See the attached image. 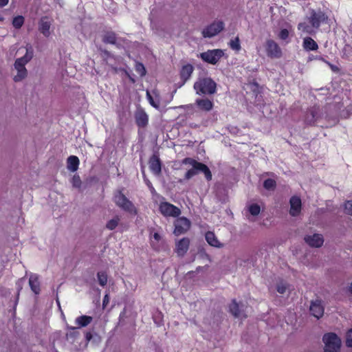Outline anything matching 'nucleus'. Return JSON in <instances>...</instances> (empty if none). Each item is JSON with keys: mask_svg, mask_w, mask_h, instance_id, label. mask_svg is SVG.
Listing matches in <instances>:
<instances>
[{"mask_svg": "<svg viewBox=\"0 0 352 352\" xmlns=\"http://www.w3.org/2000/svg\"><path fill=\"white\" fill-rule=\"evenodd\" d=\"M310 312L316 318L319 319L324 314V306L320 300L312 301L310 305Z\"/></svg>", "mask_w": 352, "mask_h": 352, "instance_id": "obj_11", "label": "nucleus"}, {"mask_svg": "<svg viewBox=\"0 0 352 352\" xmlns=\"http://www.w3.org/2000/svg\"><path fill=\"white\" fill-rule=\"evenodd\" d=\"M196 104L197 107L204 111H210L212 109L213 103L209 99H197Z\"/></svg>", "mask_w": 352, "mask_h": 352, "instance_id": "obj_26", "label": "nucleus"}, {"mask_svg": "<svg viewBox=\"0 0 352 352\" xmlns=\"http://www.w3.org/2000/svg\"><path fill=\"white\" fill-rule=\"evenodd\" d=\"M102 56L107 62H108L109 58L113 57L111 53L105 50H102Z\"/></svg>", "mask_w": 352, "mask_h": 352, "instance_id": "obj_48", "label": "nucleus"}, {"mask_svg": "<svg viewBox=\"0 0 352 352\" xmlns=\"http://www.w3.org/2000/svg\"><path fill=\"white\" fill-rule=\"evenodd\" d=\"M345 210L346 212L351 215H352V201H348L345 203L344 205Z\"/></svg>", "mask_w": 352, "mask_h": 352, "instance_id": "obj_46", "label": "nucleus"}, {"mask_svg": "<svg viewBox=\"0 0 352 352\" xmlns=\"http://www.w3.org/2000/svg\"><path fill=\"white\" fill-rule=\"evenodd\" d=\"M290 210H289V214L292 217H296L298 216L302 208V203L301 200L299 197L296 196H294L291 197L290 201Z\"/></svg>", "mask_w": 352, "mask_h": 352, "instance_id": "obj_12", "label": "nucleus"}, {"mask_svg": "<svg viewBox=\"0 0 352 352\" xmlns=\"http://www.w3.org/2000/svg\"><path fill=\"white\" fill-rule=\"evenodd\" d=\"M109 301V296L108 294H106L103 298V305H107Z\"/></svg>", "mask_w": 352, "mask_h": 352, "instance_id": "obj_50", "label": "nucleus"}, {"mask_svg": "<svg viewBox=\"0 0 352 352\" xmlns=\"http://www.w3.org/2000/svg\"><path fill=\"white\" fill-rule=\"evenodd\" d=\"M92 333L89 331L86 332L85 333V339L87 342H89L92 339Z\"/></svg>", "mask_w": 352, "mask_h": 352, "instance_id": "obj_49", "label": "nucleus"}, {"mask_svg": "<svg viewBox=\"0 0 352 352\" xmlns=\"http://www.w3.org/2000/svg\"><path fill=\"white\" fill-rule=\"evenodd\" d=\"M3 17L0 15V21H3Z\"/></svg>", "mask_w": 352, "mask_h": 352, "instance_id": "obj_54", "label": "nucleus"}, {"mask_svg": "<svg viewBox=\"0 0 352 352\" xmlns=\"http://www.w3.org/2000/svg\"><path fill=\"white\" fill-rule=\"evenodd\" d=\"M146 184H147V185H148V186H151V182H150L149 181H147V182H146Z\"/></svg>", "mask_w": 352, "mask_h": 352, "instance_id": "obj_53", "label": "nucleus"}, {"mask_svg": "<svg viewBox=\"0 0 352 352\" xmlns=\"http://www.w3.org/2000/svg\"><path fill=\"white\" fill-rule=\"evenodd\" d=\"M146 98L152 107H153L156 109H160V98L157 91L154 90L152 94L148 91H147Z\"/></svg>", "mask_w": 352, "mask_h": 352, "instance_id": "obj_18", "label": "nucleus"}, {"mask_svg": "<svg viewBox=\"0 0 352 352\" xmlns=\"http://www.w3.org/2000/svg\"><path fill=\"white\" fill-rule=\"evenodd\" d=\"M263 186L266 190H274L276 187V182L272 179H267L264 181Z\"/></svg>", "mask_w": 352, "mask_h": 352, "instance_id": "obj_36", "label": "nucleus"}, {"mask_svg": "<svg viewBox=\"0 0 352 352\" xmlns=\"http://www.w3.org/2000/svg\"><path fill=\"white\" fill-rule=\"evenodd\" d=\"M93 320V318L89 316L82 315L80 316L77 317L75 319V324L77 325V327L82 328L88 326Z\"/></svg>", "mask_w": 352, "mask_h": 352, "instance_id": "obj_23", "label": "nucleus"}, {"mask_svg": "<svg viewBox=\"0 0 352 352\" xmlns=\"http://www.w3.org/2000/svg\"><path fill=\"white\" fill-rule=\"evenodd\" d=\"M25 278H21L18 280V281L16 283V289L18 290V293L22 289L23 285L25 283Z\"/></svg>", "mask_w": 352, "mask_h": 352, "instance_id": "obj_47", "label": "nucleus"}, {"mask_svg": "<svg viewBox=\"0 0 352 352\" xmlns=\"http://www.w3.org/2000/svg\"><path fill=\"white\" fill-rule=\"evenodd\" d=\"M78 329L77 327H72V326H67V329L69 330V332L67 333V338H76L77 337L79 333L76 331V329Z\"/></svg>", "mask_w": 352, "mask_h": 352, "instance_id": "obj_37", "label": "nucleus"}, {"mask_svg": "<svg viewBox=\"0 0 352 352\" xmlns=\"http://www.w3.org/2000/svg\"><path fill=\"white\" fill-rule=\"evenodd\" d=\"M325 352H338L341 346V340L334 333H328L323 336Z\"/></svg>", "mask_w": 352, "mask_h": 352, "instance_id": "obj_4", "label": "nucleus"}, {"mask_svg": "<svg viewBox=\"0 0 352 352\" xmlns=\"http://www.w3.org/2000/svg\"><path fill=\"white\" fill-rule=\"evenodd\" d=\"M193 67L190 64L184 65L181 69L180 75L184 83L187 81L193 72Z\"/></svg>", "mask_w": 352, "mask_h": 352, "instance_id": "obj_25", "label": "nucleus"}, {"mask_svg": "<svg viewBox=\"0 0 352 352\" xmlns=\"http://www.w3.org/2000/svg\"><path fill=\"white\" fill-rule=\"evenodd\" d=\"M71 182L74 188H80L82 183L78 175H74L72 178Z\"/></svg>", "mask_w": 352, "mask_h": 352, "instance_id": "obj_40", "label": "nucleus"}, {"mask_svg": "<svg viewBox=\"0 0 352 352\" xmlns=\"http://www.w3.org/2000/svg\"><path fill=\"white\" fill-rule=\"evenodd\" d=\"M194 89L199 95H212L217 91V83L209 77H201L194 84Z\"/></svg>", "mask_w": 352, "mask_h": 352, "instance_id": "obj_2", "label": "nucleus"}, {"mask_svg": "<svg viewBox=\"0 0 352 352\" xmlns=\"http://www.w3.org/2000/svg\"><path fill=\"white\" fill-rule=\"evenodd\" d=\"M113 201L116 206L122 210L131 214H137V210L133 204L122 192L121 190H117L115 192Z\"/></svg>", "mask_w": 352, "mask_h": 352, "instance_id": "obj_3", "label": "nucleus"}, {"mask_svg": "<svg viewBox=\"0 0 352 352\" xmlns=\"http://www.w3.org/2000/svg\"><path fill=\"white\" fill-rule=\"evenodd\" d=\"M29 285L32 291L35 294H38L40 293V282L37 274H30L29 278Z\"/></svg>", "mask_w": 352, "mask_h": 352, "instance_id": "obj_19", "label": "nucleus"}, {"mask_svg": "<svg viewBox=\"0 0 352 352\" xmlns=\"http://www.w3.org/2000/svg\"><path fill=\"white\" fill-rule=\"evenodd\" d=\"M205 239L208 243L213 247L221 248L223 247V244L221 243L217 236H215L214 233L210 231H208L205 234Z\"/></svg>", "mask_w": 352, "mask_h": 352, "instance_id": "obj_17", "label": "nucleus"}, {"mask_svg": "<svg viewBox=\"0 0 352 352\" xmlns=\"http://www.w3.org/2000/svg\"><path fill=\"white\" fill-rule=\"evenodd\" d=\"M223 55L222 50L216 49L203 52L200 56L205 62L215 65Z\"/></svg>", "mask_w": 352, "mask_h": 352, "instance_id": "obj_8", "label": "nucleus"}, {"mask_svg": "<svg viewBox=\"0 0 352 352\" xmlns=\"http://www.w3.org/2000/svg\"><path fill=\"white\" fill-rule=\"evenodd\" d=\"M135 119L139 127L146 126L148 122V116L143 109H138L135 113Z\"/></svg>", "mask_w": 352, "mask_h": 352, "instance_id": "obj_13", "label": "nucleus"}, {"mask_svg": "<svg viewBox=\"0 0 352 352\" xmlns=\"http://www.w3.org/2000/svg\"><path fill=\"white\" fill-rule=\"evenodd\" d=\"M199 171V168H194L189 169L185 174V179L188 180L193 176L196 175Z\"/></svg>", "mask_w": 352, "mask_h": 352, "instance_id": "obj_39", "label": "nucleus"}, {"mask_svg": "<svg viewBox=\"0 0 352 352\" xmlns=\"http://www.w3.org/2000/svg\"><path fill=\"white\" fill-rule=\"evenodd\" d=\"M200 163L201 162H199L196 161L195 160L190 158V157H186L182 160L183 164H188L194 168H198Z\"/></svg>", "mask_w": 352, "mask_h": 352, "instance_id": "obj_35", "label": "nucleus"}, {"mask_svg": "<svg viewBox=\"0 0 352 352\" xmlns=\"http://www.w3.org/2000/svg\"><path fill=\"white\" fill-rule=\"evenodd\" d=\"M230 313L236 318H240L243 316L242 311L241 310L239 305L236 302L235 300H233L230 307ZM244 317H245L244 316Z\"/></svg>", "mask_w": 352, "mask_h": 352, "instance_id": "obj_27", "label": "nucleus"}, {"mask_svg": "<svg viewBox=\"0 0 352 352\" xmlns=\"http://www.w3.org/2000/svg\"><path fill=\"white\" fill-rule=\"evenodd\" d=\"M225 27L223 21L215 20L211 24L206 26L202 30V35L204 38H212L220 33Z\"/></svg>", "mask_w": 352, "mask_h": 352, "instance_id": "obj_5", "label": "nucleus"}, {"mask_svg": "<svg viewBox=\"0 0 352 352\" xmlns=\"http://www.w3.org/2000/svg\"><path fill=\"white\" fill-rule=\"evenodd\" d=\"M161 240V236L157 232L153 233V234L151 236V244L152 246L154 248H157V245L155 243V241L156 243H158Z\"/></svg>", "mask_w": 352, "mask_h": 352, "instance_id": "obj_42", "label": "nucleus"}, {"mask_svg": "<svg viewBox=\"0 0 352 352\" xmlns=\"http://www.w3.org/2000/svg\"><path fill=\"white\" fill-rule=\"evenodd\" d=\"M198 168H199V171H201L204 174L205 177L208 181H210L212 179V173H211L209 168L206 165H205L202 163H200Z\"/></svg>", "mask_w": 352, "mask_h": 352, "instance_id": "obj_32", "label": "nucleus"}, {"mask_svg": "<svg viewBox=\"0 0 352 352\" xmlns=\"http://www.w3.org/2000/svg\"><path fill=\"white\" fill-rule=\"evenodd\" d=\"M314 29H316L314 27L311 25H309L305 22L300 23L298 25V30L304 34H314L316 32Z\"/></svg>", "mask_w": 352, "mask_h": 352, "instance_id": "obj_28", "label": "nucleus"}, {"mask_svg": "<svg viewBox=\"0 0 352 352\" xmlns=\"http://www.w3.org/2000/svg\"><path fill=\"white\" fill-rule=\"evenodd\" d=\"M149 168L151 172L156 175H158L161 173V162L160 158L157 155H153L150 158Z\"/></svg>", "mask_w": 352, "mask_h": 352, "instance_id": "obj_15", "label": "nucleus"}, {"mask_svg": "<svg viewBox=\"0 0 352 352\" xmlns=\"http://www.w3.org/2000/svg\"><path fill=\"white\" fill-rule=\"evenodd\" d=\"M278 37L282 40H286L289 37V31L287 29H283L278 34Z\"/></svg>", "mask_w": 352, "mask_h": 352, "instance_id": "obj_45", "label": "nucleus"}, {"mask_svg": "<svg viewBox=\"0 0 352 352\" xmlns=\"http://www.w3.org/2000/svg\"><path fill=\"white\" fill-rule=\"evenodd\" d=\"M24 23V18L22 16H17L13 19L12 25L15 28H20Z\"/></svg>", "mask_w": 352, "mask_h": 352, "instance_id": "obj_38", "label": "nucleus"}, {"mask_svg": "<svg viewBox=\"0 0 352 352\" xmlns=\"http://www.w3.org/2000/svg\"><path fill=\"white\" fill-rule=\"evenodd\" d=\"M349 289L350 293L352 294V283H351Z\"/></svg>", "mask_w": 352, "mask_h": 352, "instance_id": "obj_52", "label": "nucleus"}, {"mask_svg": "<svg viewBox=\"0 0 352 352\" xmlns=\"http://www.w3.org/2000/svg\"><path fill=\"white\" fill-rule=\"evenodd\" d=\"M266 51L267 56L272 58H278L282 55L280 47L275 41L271 39L266 41Z\"/></svg>", "mask_w": 352, "mask_h": 352, "instance_id": "obj_10", "label": "nucleus"}, {"mask_svg": "<svg viewBox=\"0 0 352 352\" xmlns=\"http://www.w3.org/2000/svg\"><path fill=\"white\" fill-rule=\"evenodd\" d=\"M228 45L232 50H233L236 52H239L241 48V44H240V40L238 36L235 37L233 39H231L230 41L229 42Z\"/></svg>", "mask_w": 352, "mask_h": 352, "instance_id": "obj_33", "label": "nucleus"}, {"mask_svg": "<svg viewBox=\"0 0 352 352\" xmlns=\"http://www.w3.org/2000/svg\"><path fill=\"white\" fill-rule=\"evenodd\" d=\"M317 112L315 109H310L306 115L305 117V122L307 124L312 125L315 123L316 120Z\"/></svg>", "mask_w": 352, "mask_h": 352, "instance_id": "obj_29", "label": "nucleus"}, {"mask_svg": "<svg viewBox=\"0 0 352 352\" xmlns=\"http://www.w3.org/2000/svg\"><path fill=\"white\" fill-rule=\"evenodd\" d=\"M9 0H0V7H3L8 3Z\"/></svg>", "mask_w": 352, "mask_h": 352, "instance_id": "obj_51", "label": "nucleus"}, {"mask_svg": "<svg viewBox=\"0 0 352 352\" xmlns=\"http://www.w3.org/2000/svg\"><path fill=\"white\" fill-rule=\"evenodd\" d=\"M287 288V284L281 282L277 285L276 289L278 293L283 294L285 293Z\"/></svg>", "mask_w": 352, "mask_h": 352, "instance_id": "obj_43", "label": "nucleus"}, {"mask_svg": "<svg viewBox=\"0 0 352 352\" xmlns=\"http://www.w3.org/2000/svg\"><path fill=\"white\" fill-rule=\"evenodd\" d=\"M51 23L47 18H42L39 22L38 30L46 37L50 36Z\"/></svg>", "mask_w": 352, "mask_h": 352, "instance_id": "obj_21", "label": "nucleus"}, {"mask_svg": "<svg viewBox=\"0 0 352 352\" xmlns=\"http://www.w3.org/2000/svg\"><path fill=\"white\" fill-rule=\"evenodd\" d=\"M346 345L352 347V329L349 330L346 336Z\"/></svg>", "mask_w": 352, "mask_h": 352, "instance_id": "obj_44", "label": "nucleus"}, {"mask_svg": "<svg viewBox=\"0 0 352 352\" xmlns=\"http://www.w3.org/2000/svg\"><path fill=\"white\" fill-rule=\"evenodd\" d=\"M327 20V16L320 10H311L310 12V15L308 17L309 22L316 29L319 28L320 25L323 23H325Z\"/></svg>", "mask_w": 352, "mask_h": 352, "instance_id": "obj_6", "label": "nucleus"}, {"mask_svg": "<svg viewBox=\"0 0 352 352\" xmlns=\"http://www.w3.org/2000/svg\"><path fill=\"white\" fill-rule=\"evenodd\" d=\"M190 241L188 238H183L179 240L176 245L177 253L179 256H184L188 251Z\"/></svg>", "mask_w": 352, "mask_h": 352, "instance_id": "obj_16", "label": "nucleus"}, {"mask_svg": "<svg viewBox=\"0 0 352 352\" xmlns=\"http://www.w3.org/2000/svg\"><path fill=\"white\" fill-rule=\"evenodd\" d=\"M247 210L250 214V216H247L248 219L250 221H254V217L260 214V206L257 204H252L247 206Z\"/></svg>", "mask_w": 352, "mask_h": 352, "instance_id": "obj_20", "label": "nucleus"}, {"mask_svg": "<svg viewBox=\"0 0 352 352\" xmlns=\"http://www.w3.org/2000/svg\"><path fill=\"white\" fill-rule=\"evenodd\" d=\"M159 210L161 214L166 217H177L181 214V210L179 208L166 201L160 203Z\"/></svg>", "mask_w": 352, "mask_h": 352, "instance_id": "obj_7", "label": "nucleus"}, {"mask_svg": "<svg viewBox=\"0 0 352 352\" xmlns=\"http://www.w3.org/2000/svg\"><path fill=\"white\" fill-rule=\"evenodd\" d=\"M306 243L311 247L319 248L324 242L323 237L321 234H314L305 237Z\"/></svg>", "mask_w": 352, "mask_h": 352, "instance_id": "obj_14", "label": "nucleus"}, {"mask_svg": "<svg viewBox=\"0 0 352 352\" xmlns=\"http://www.w3.org/2000/svg\"><path fill=\"white\" fill-rule=\"evenodd\" d=\"M120 221V217L116 215L113 219L107 222L106 228L109 230H113L118 226Z\"/></svg>", "mask_w": 352, "mask_h": 352, "instance_id": "obj_31", "label": "nucleus"}, {"mask_svg": "<svg viewBox=\"0 0 352 352\" xmlns=\"http://www.w3.org/2000/svg\"><path fill=\"white\" fill-rule=\"evenodd\" d=\"M102 41L105 43L116 44L117 41L116 34L112 32H107L103 36Z\"/></svg>", "mask_w": 352, "mask_h": 352, "instance_id": "obj_30", "label": "nucleus"}, {"mask_svg": "<svg viewBox=\"0 0 352 352\" xmlns=\"http://www.w3.org/2000/svg\"><path fill=\"white\" fill-rule=\"evenodd\" d=\"M32 47H27L25 54L15 60L14 66L17 73L13 77L14 82H20L27 77L28 71L25 65L32 59Z\"/></svg>", "mask_w": 352, "mask_h": 352, "instance_id": "obj_1", "label": "nucleus"}, {"mask_svg": "<svg viewBox=\"0 0 352 352\" xmlns=\"http://www.w3.org/2000/svg\"><path fill=\"white\" fill-rule=\"evenodd\" d=\"M79 164L78 157L75 155H71L67 160V168L71 172H75L78 170Z\"/></svg>", "mask_w": 352, "mask_h": 352, "instance_id": "obj_22", "label": "nucleus"}, {"mask_svg": "<svg viewBox=\"0 0 352 352\" xmlns=\"http://www.w3.org/2000/svg\"><path fill=\"white\" fill-rule=\"evenodd\" d=\"M174 234L177 236L184 234L190 227V221L186 217L177 218L174 223Z\"/></svg>", "mask_w": 352, "mask_h": 352, "instance_id": "obj_9", "label": "nucleus"}, {"mask_svg": "<svg viewBox=\"0 0 352 352\" xmlns=\"http://www.w3.org/2000/svg\"><path fill=\"white\" fill-rule=\"evenodd\" d=\"M98 280L100 286L104 287L107 283V274L104 272H98L97 274Z\"/></svg>", "mask_w": 352, "mask_h": 352, "instance_id": "obj_34", "label": "nucleus"}, {"mask_svg": "<svg viewBox=\"0 0 352 352\" xmlns=\"http://www.w3.org/2000/svg\"><path fill=\"white\" fill-rule=\"evenodd\" d=\"M302 47L306 51H315L318 48L317 43L309 36L304 38Z\"/></svg>", "mask_w": 352, "mask_h": 352, "instance_id": "obj_24", "label": "nucleus"}, {"mask_svg": "<svg viewBox=\"0 0 352 352\" xmlns=\"http://www.w3.org/2000/svg\"><path fill=\"white\" fill-rule=\"evenodd\" d=\"M136 72L141 76H143L146 74V69L143 64L138 63L135 65Z\"/></svg>", "mask_w": 352, "mask_h": 352, "instance_id": "obj_41", "label": "nucleus"}]
</instances>
